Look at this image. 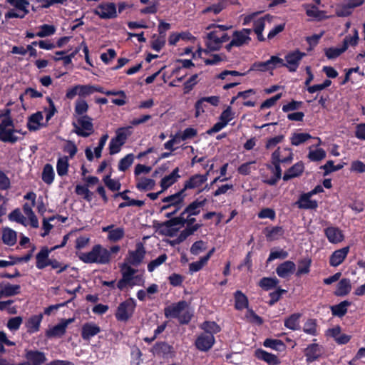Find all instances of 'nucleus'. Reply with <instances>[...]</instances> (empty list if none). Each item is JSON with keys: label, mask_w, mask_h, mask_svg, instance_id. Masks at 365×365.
I'll use <instances>...</instances> for the list:
<instances>
[{"label": "nucleus", "mask_w": 365, "mask_h": 365, "mask_svg": "<svg viewBox=\"0 0 365 365\" xmlns=\"http://www.w3.org/2000/svg\"><path fill=\"white\" fill-rule=\"evenodd\" d=\"M133 265H130L128 263L123 262L120 266V271L122 272V277L129 280L130 282H133L134 275L138 272L137 269L132 267Z\"/></svg>", "instance_id": "44"}, {"label": "nucleus", "mask_w": 365, "mask_h": 365, "mask_svg": "<svg viewBox=\"0 0 365 365\" xmlns=\"http://www.w3.org/2000/svg\"><path fill=\"white\" fill-rule=\"evenodd\" d=\"M179 171V168L177 167L171 172L170 174L165 175L161 179L160 185L162 191L164 192L178 181L180 178Z\"/></svg>", "instance_id": "24"}, {"label": "nucleus", "mask_w": 365, "mask_h": 365, "mask_svg": "<svg viewBox=\"0 0 365 365\" xmlns=\"http://www.w3.org/2000/svg\"><path fill=\"white\" fill-rule=\"evenodd\" d=\"M187 307V303L185 300L179 301L177 303H173L164 309L165 317L168 319H177L180 313Z\"/></svg>", "instance_id": "13"}, {"label": "nucleus", "mask_w": 365, "mask_h": 365, "mask_svg": "<svg viewBox=\"0 0 365 365\" xmlns=\"http://www.w3.org/2000/svg\"><path fill=\"white\" fill-rule=\"evenodd\" d=\"M195 215H190L186 214L182 215V212L179 216L175 217L170 220H168L163 222H154V227L159 230L160 234L173 237L176 235L179 231V228L175 227V226H180V227H185V225H192L196 224V219L194 217Z\"/></svg>", "instance_id": "1"}, {"label": "nucleus", "mask_w": 365, "mask_h": 365, "mask_svg": "<svg viewBox=\"0 0 365 365\" xmlns=\"http://www.w3.org/2000/svg\"><path fill=\"white\" fill-rule=\"evenodd\" d=\"M103 181L106 186L111 191H118L121 187V184L119 180H113L110 178V174L106 175L103 178Z\"/></svg>", "instance_id": "60"}, {"label": "nucleus", "mask_w": 365, "mask_h": 365, "mask_svg": "<svg viewBox=\"0 0 365 365\" xmlns=\"http://www.w3.org/2000/svg\"><path fill=\"white\" fill-rule=\"evenodd\" d=\"M317 327L316 319H309L304 324L303 331L312 336H317L319 334Z\"/></svg>", "instance_id": "47"}, {"label": "nucleus", "mask_w": 365, "mask_h": 365, "mask_svg": "<svg viewBox=\"0 0 365 365\" xmlns=\"http://www.w3.org/2000/svg\"><path fill=\"white\" fill-rule=\"evenodd\" d=\"M134 161V155L133 153L127 154L124 158L120 160L118 168L120 171L125 172L133 164Z\"/></svg>", "instance_id": "57"}, {"label": "nucleus", "mask_w": 365, "mask_h": 365, "mask_svg": "<svg viewBox=\"0 0 365 365\" xmlns=\"http://www.w3.org/2000/svg\"><path fill=\"white\" fill-rule=\"evenodd\" d=\"M16 232L10 227H4L2 230V241L8 246H13L16 243Z\"/></svg>", "instance_id": "35"}, {"label": "nucleus", "mask_w": 365, "mask_h": 365, "mask_svg": "<svg viewBox=\"0 0 365 365\" xmlns=\"http://www.w3.org/2000/svg\"><path fill=\"white\" fill-rule=\"evenodd\" d=\"M349 246L335 250L329 257V264L336 267L343 263L349 252Z\"/></svg>", "instance_id": "16"}, {"label": "nucleus", "mask_w": 365, "mask_h": 365, "mask_svg": "<svg viewBox=\"0 0 365 365\" xmlns=\"http://www.w3.org/2000/svg\"><path fill=\"white\" fill-rule=\"evenodd\" d=\"M93 119L88 115L78 117L77 122H73V132L78 136L87 138L93 132Z\"/></svg>", "instance_id": "5"}, {"label": "nucleus", "mask_w": 365, "mask_h": 365, "mask_svg": "<svg viewBox=\"0 0 365 365\" xmlns=\"http://www.w3.org/2000/svg\"><path fill=\"white\" fill-rule=\"evenodd\" d=\"M215 343V338L213 335L202 332L200 334L195 341V346L200 351H208L212 349Z\"/></svg>", "instance_id": "11"}, {"label": "nucleus", "mask_w": 365, "mask_h": 365, "mask_svg": "<svg viewBox=\"0 0 365 365\" xmlns=\"http://www.w3.org/2000/svg\"><path fill=\"white\" fill-rule=\"evenodd\" d=\"M145 253L146 251L143 244L142 242H138L135 245V250L128 251L124 262L134 267H138L143 262Z\"/></svg>", "instance_id": "7"}, {"label": "nucleus", "mask_w": 365, "mask_h": 365, "mask_svg": "<svg viewBox=\"0 0 365 365\" xmlns=\"http://www.w3.org/2000/svg\"><path fill=\"white\" fill-rule=\"evenodd\" d=\"M296 270V264L291 260L279 264L276 268V273L280 278L288 279Z\"/></svg>", "instance_id": "14"}, {"label": "nucleus", "mask_w": 365, "mask_h": 365, "mask_svg": "<svg viewBox=\"0 0 365 365\" xmlns=\"http://www.w3.org/2000/svg\"><path fill=\"white\" fill-rule=\"evenodd\" d=\"M306 56V53L300 51L299 49L289 52L284 57L286 61V68L290 72H295L302 61Z\"/></svg>", "instance_id": "9"}, {"label": "nucleus", "mask_w": 365, "mask_h": 365, "mask_svg": "<svg viewBox=\"0 0 365 365\" xmlns=\"http://www.w3.org/2000/svg\"><path fill=\"white\" fill-rule=\"evenodd\" d=\"M344 163H339L335 165L334 164V161L330 160H328L326 163V164L322 165L321 167V168L324 170V175H327L332 172L338 171V170L342 169L344 168Z\"/></svg>", "instance_id": "61"}, {"label": "nucleus", "mask_w": 365, "mask_h": 365, "mask_svg": "<svg viewBox=\"0 0 365 365\" xmlns=\"http://www.w3.org/2000/svg\"><path fill=\"white\" fill-rule=\"evenodd\" d=\"M89 108L86 101L83 98H78L75 103L74 112L79 117L86 115Z\"/></svg>", "instance_id": "48"}, {"label": "nucleus", "mask_w": 365, "mask_h": 365, "mask_svg": "<svg viewBox=\"0 0 365 365\" xmlns=\"http://www.w3.org/2000/svg\"><path fill=\"white\" fill-rule=\"evenodd\" d=\"M269 70H272L271 67V63L269 62V59L262 62V61H257L252 64L250 68L247 71V73H249L251 71H262L265 72Z\"/></svg>", "instance_id": "59"}, {"label": "nucleus", "mask_w": 365, "mask_h": 365, "mask_svg": "<svg viewBox=\"0 0 365 365\" xmlns=\"http://www.w3.org/2000/svg\"><path fill=\"white\" fill-rule=\"evenodd\" d=\"M312 259L309 257H304L298 261V268L296 272V276L300 277L302 274H309L312 265Z\"/></svg>", "instance_id": "38"}, {"label": "nucleus", "mask_w": 365, "mask_h": 365, "mask_svg": "<svg viewBox=\"0 0 365 365\" xmlns=\"http://www.w3.org/2000/svg\"><path fill=\"white\" fill-rule=\"evenodd\" d=\"M14 128H8V129H1L0 130V141L4 143H10L14 144L16 143L20 138L14 135Z\"/></svg>", "instance_id": "39"}, {"label": "nucleus", "mask_w": 365, "mask_h": 365, "mask_svg": "<svg viewBox=\"0 0 365 365\" xmlns=\"http://www.w3.org/2000/svg\"><path fill=\"white\" fill-rule=\"evenodd\" d=\"M79 259L86 264H106L110 262V252L101 245H96L88 252L77 253Z\"/></svg>", "instance_id": "3"}, {"label": "nucleus", "mask_w": 365, "mask_h": 365, "mask_svg": "<svg viewBox=\"0 0 365 365\" xmlns=\"http://www.w3.org/2000/svg\"><path fill=\"white\" fill-rule=\"evenodd\" d=\"M68 166V158L67 156L59 158L56 163V170L58 175L61 177L67 175Z\"/></svg>", "instance_id": "49"}, {"label": "nucleus", "mask_w": 365, "mask_h": 365, "mask_svg": "<svg viewBox=\"0 0 365 365\" xmlns=\"http://www.w3.org/2000/svg\"><path fill=\"white\" fill-rule=\"evenodd\" d=\"M51 249L47 247H43L41 250L36 255V267L38 269H43L49 264V254L52 252Z\"/></svg>", "instance_id": "17"}, {"label": "nucleus", "mask_w": 365, "mask_h": 365, "mask_svg": "<svg viewBox=\"0 0 365 365\" xmlns=\"http://www.w3.org/2000/svg\"><path fill=\"white\" fill-rule=\"evenodd\" d=\"M303 6L306 9V14L309 17L314 18L317 20H321L324 16V11L319 10L316 5L314 4H304Z\"/></svg>", "instance_id": "42"}, {"label": "nucleus", "mask_w": 365, "mask_h": 365, "mask_svg": "<svg viewBox=\"0 0 365 365\" xmlns=\"http://www.w3.org/2000/svg\"><path fill=\"white\" fill-rule=\"evenodd\" d=\"M24 357L31 365H43L47 361L46 354L37 349H26Z\"/></svg>", "instance_id": "12"}, {"label": "nucleus", "mask_w": 365, "mask_h": 365, "mask_svg": "<svg viewBox=\"0 0 365 365\" xmlns=\"http://www.w3.org/2000/svg\"><path fill=\"white\" fill-rule=\"evenodd\" d=\"M66 329L60 322L53 327L46 331V336L47 338L61 337L66 334Z\"/></svg>", "instance_id": "43"}, {"label": "nucleus", "mask_w": 365, "mask_h": 365, "mask_svg": "<svg viewBox=\"0 0 365 365\" xmlns=\"http://www.w3.org/2000/svg\"><path fill=\"white\" fill-rule=\"evenodd\" d=\"M136 307L135 300L130 297L120 302L115 312V317L118 322H126L133 315Z\"/></svg>", "instance_id": "4"}, {"label": "nucleus", "mask_w": 365, "mask_h": 365, "mask_svg": "<svg viewBox=\"0 0 365 365\" xmlns=\"http://www.w3.org/2000/svg\"><path fill=\"white\" fill-rule=\"evenodd\" d=\"M0 288H3L5 297L15 296L21 292V286L19 284H11L9 282H1Z\"/></svg>", "instance_id": "40"}, {"label": "nucleus", "mask_w": 365, "mask_h": 365, "mask_svg": "<svg viewBox=\"0 0 365 365\" xmlns=\"http://www.w3.org/2000/svg\"><path fill=\"white\" fill-rule=\"evenodd\" d=\"M202 224L196 223L192 225H186L185 228L180 232L178 237L173 240V244H180L184 242L188 237L192 235L200 228H201Z\"/></svg>", "instance_id": "22"}, {"label": "nucleus", "mask_w": 365, "mask_h": 365, "mask_svg": "<svg viewBox=\"0 0 365 365\" xmlns=\"http://www.w3.org/2000/svg\"><path fill=\"white\" fill-rule=\"evenodd\" d=\"M272 164L274 166V175L262 182L269 185H275L282 178L280 163H290L293 160V153L290 148H284L282 150L278 148L272 154Z\"/></svg>", "instance_id": "2"}, {"label": "nucleus", "mask_w": 365, "mask_h": 365, "mask_svg": "<svg viewBox=\"0 0 365 365\" xmlns=\"http://www.w3.org/2000/svg\"><path fill=\"white\" fill-rule=\"evenodd\" d=\"M302 317V314L300 313H294L287 317L284 321V325L286 328L296 331L300 329V318Z\"/></svg>", "instance_id": "33"}, {"label": "nucleus", "mask_w": 365, "mask_h": 365, "mask_svg": "<svg viewBox=\"0 0 365 365\" xmlns=\"http://www.w3.org/2000/svg\"><path fill=\"white\" fill-rule=\"evenodd\" d=\"M324 232L330 243L338 244L344 240L342 231L337 227H327L324 229Z\"/></svg>", "instance_id": "15"}, {"label": "nucleus", "mask_w": 365, "mask_h": 365, "mask_svg": "<svg viewBox=\"0 0 365 365\" xmlns=\"http://www.w3.org/2000/svg\"><path fill=\"white\" fill-rule=\"evenodd\" d=\"M304 166L302 161L297 162L290 167L282 177L284 181H288L292 178L299 177L304 172Z\"/></svg>", "instance_id": "27"}, {"label": "nucleus", "mask_w": 365, "mask_h": 365, "mask_svg": "<svg viewBox=\"0 0 365 365\" xmlns=\"http://www.w3.org/2000/svg\"><path fill=\"white\" fill-rule=\"evenodd\" d=\"M255 356L258 359L267 362L269 365H278L281 362L276 355L269 353L262 349H257L255 352Z\"/></svg>", "instance_id": "28"}, {"label": "nucleus", "mask_w": 365, "mask_h": 365, "mask_svg": "<svg viewBox=\"0 0 365 365\" xmlns=\"http://www.w3.org/2000/svg\"><path fill=\"white\" fill-rule=\"evenodd\" d=\"M155 182L151 178H142L136 184V188L140 191H148L153 190Z\"/></svg>", "instance_id": "53"}, {"label": "nucleus", "mask_w": 365, "mask_h": 365, "mask_svg": "<svg viewBox=\"0 0 365 365\" xmlns=\"http://www.w3.org/2000/svg\"><path fill=\"white\" fill-rule=\"evenodd\" d=\"M8 218L11 222H16L25 225V217L21 214L19 208H16L11 213H9Z\"/></svg>", "instance_id": "64"}, {"label": "nucleus", "mask_w": 365, "mask_h": 365, "mask_svg": "<svg viewBox=\"0 0 365 365\" xmlns=\"http://www.w3.org/2000/svg\"><path fill=\"white\" fill-rule=\"evenodd\" d=\"M351 304V302L348 300H344L340 303L333 305L330 307L333 316L342 317L347 313V308Z\"/></svg>", "instance_id": "34"}, {"label": "nucleus", "mask_w": 365, "mask_h": 365, "mask_svg": "<svg viewBox=\"0 0 365 365\" xmlns=\"http://www.w3.org/2000/svg\"><path fill=\"white\" fill-rule=\"evenodd\" d=\"M168 259V256L166 254H163L160 255L156 259L150 261L148 264V270L150 272H153L158 267L163 264L166 259Z\"/></svg>", "instance_id": "63"}, {"label": "nucleus", "mask_w": 365, "mask_h": 365, "mask_svg": "<svg viewBox=\"0 0 365 365\" xmlns=\"http://www.w3.org/2000/svg\"><path fill=\"white\" fill-rule=\"evenodd\" d=\"M326 157V152L322 148H317L314 150H310L308 154V158L311 161L318 162Z\"/></svg>", "instance_id": "62"}, {"label": "nucleus", "mask_w": 365, "mask_h": 365, "mask_svg": "<svg viewBox=\"0 0 365 365\" xmlns=\"http://www.w3.org/2000/svg\"><path fill=\"white\" fill-rule=\"evenodd\" d=\"M279 280L277 277H262L258 282L260 287L264 291H269L274 288L277 287Z\"/></svg>", "instance_id": "36"}, {"label": "nucleus", "mask_w": 365, "mask_h": 365, "mask_svg": "<svg viewBox=\"0 0 365 365\" xmlns=\"http://www.w3.org/2000/svg\"><path fill=\"white\" fill-rule=\"evenodd\" d=\"M43 118V113L41 111H37L36 113L31 115L29 117L27 122L28 129L30 131H36L38 130L41 126H43V125L41 123Z\"/></svg>", "instance_id": "32"}, {"label": "nucleus", "mask_w": 365, "mask_h": 365, "mask_svg": "<svg viewBox=\"0 0 365 365\" xmlns=\"http://www.w3.org/2000/svg\"><path fill=\"white\" fill-rule=\"evenodd\" d=\"M101 327L93 322H86L81 328V337L83 340L88 341L101 332Z\"/></svg>", "instance_id": "18"}, {"label": "nucleus", "mask_w": 365, "mask_h": 365, "mask_svg": "<svg viewBox=\"0 0 365 365\" xmlns=\"http://www.w3.org/2000/svg\"><path fill=\"white\" fill-rule=\"evenodd\" d=\"M287 291L281 287H277V289L272 292L269 294V297L270 299L267 302L268 305L272 307L274 306L282 297L283 294H286Z\"/></svg>", "instance_id": "58"}, {"label": "nucleus", "mask_w": 365, "mask_h": 365, "mask_svg": "<svg viewBox=\"0 0 365 365\" xmlns=\"http://www.w3.org/2000/svg\"><path fill=\"white\" fill-rule=\"evenodd\" d=\"M214 165L211 164L209 170H207L205 174H195L191 175L184 182L183 188L182 189L184 192H185L187 190H192L201 187L207 180L210 172L212 171Z\"/></svg>", "instance_id": "6"}, {"label": "nucleus", "mask_w": 365, "mask_h": 365, "mask_svg": "<svg viewBox=\"0 0 365 365\" xmlns=\"http://www.w3.org/2000/svg\"><path fill=\"white\" fill-rule=\"evenodd\" d=\"M39 31L36 33L38 37L44 38L53 35L56 32V27L53 25L42 24L39 27Z\"/></svg>", "instance_id": "55"}, {"label": "nucleus", "mask_w": 365, "mask_h": 365, "mask_svg": "<svg viewBox=\"0 0 365 365\" xmlns=\"http://www.w3.org/2000/svg\"><path fill=\"white\" fill-rule=\"evenodd\" d=\"M94 13L102 19H115L118 16L116 6L113 2L100 4Z\"/></svg>", "instance_id": "8"}, {"label": "nucleus", "mask_w": 365, "mask_h": 365, "mask_svg": "<svg viewBox=\"0 0 365 365\" xmlns=\"http://www.w3.org/2000/svg\"><path fill=\"white\" fill-rule=\"evenodd\" d=\"M153 355L163 358H172L175 355L174 348L165 341H158L151 349Z\"/></svg>", "instance_id": "10"}, {"label": "nucleus", "mask_w": 365, "mask_h": 365, "mask_svg": "<svg viewBox=\"0 0 365 365\" xmlns=\"http://www.w3.org/2000/svg\"><path fill=\"white\" fill-rule=\"evenodd\" d=\"M55 173L53 167L51 164H46L43 167L42 172V180L48 184L51 185L54 180Z\"/></svg>", "instance_id": "51"}, {"label": "nucleus", "mask_w": 365, "mask_h": 365, "mask_svg": "<svg viewBox=\"0 0 365 365\" xmlns=\"http://www.w3.org/2000/svg\"><path fill=\"white\" fill-rule=\"evenodd\" d=\"M251 29H242L240 31H234L232 40L235 44V47H240L245 43H247L250 40V38L249 37Z\"/></svg>", "instance_id": "23"}, {"label": "nucleus", "mask_w": 365, "mask_h": 365, "mask_svg": "<svg viewBox=\"0 0 365 365\" xmlns=\"http://www.w3.org/2000/svg\"><path fill=\"white\" fill-rule=\"evenodd\" d=\"M6 2L19 11L24 14V15H27L29 13L28 6L30 3L29 0H6Z\"/></svg>", "instance_id": "45"}, {"label": "nucleus", "mask_w": 365, "mask_h": 365, "mask_svg": "<svg viewBox=\"0 0 365 365\" xmlns=\"http://www.w3.org/2000/svg\"><path fill=\"white\" fill-rule=\"evenodd\" d=\"M186 196V193L184 192V191L181 189L176 193L163 198L162 202L164 203H170L174 207H182L184 205V201Z\"/></svg>", "instance_id": "20"}, {"label": "nucleus", "mask_w": 365, "mask_h": 365, "mask_svg": "<svg viewBox=\"0 0 365 365\" xmlns=\"http://www.w3.org/2000/svg\"><path fill=\"white\" fill-rule=\"evenodd\" d=\"M310 138L312 135L307 133H294L290 138V141L292 145L298 146Z\"/></svg>", "instance_id": "52"}, {"label": "nucleus", "mask_w": 365, "mask_h": 365, "mask_svg": "<svg viewBox=\"0 0 365 365\" xmlns=\"http://www.w3.org/2000/svg\"><path fill=\"white\" fill-rule=\"evenodd\" d=\"M263 346L278 351H283L286 349V345L282 340L270 338H267L264 341Z\"/></svg>", "instance_id": "41"}, {"label": "nucleus", "mask_w": 365, "mask_h": 365, "mask_svg": "<svg viewBox=\"0 0 365 365\" xmlns=\"http://www.w3.org/2000/svg\"><path fill=\"white\" fill-rule=\"evenodd\" d=\"M106 96H119L120 98L112 99V103L115 105L121 106L126 103V94L123 91L107 90L106 92Z\"/></svg>", "instance_id": "50"}, {"label": "nucleus", "mask_w": 365, "mask_h": 365, "mask_svg": "<svg viewBox=\"0 0 365 365\" xmlns=\"http://www.w3.org/2000/svg\"><path fill=\"white\" fill-rule=\"evenodd\" d=\"M351 290V280L349 278H343L336 284L334 294L336 297L346 296Z\"/></svg>", "instance_id": "30"}, {"label": "nucleus", "mask_w": 365, "mask_h": 365, "mask_svg": "<svg viewBox=\"0 0 365 365\" xmlns=\"http://www.w3.org/2000/svg\"><path fill=\"white\" fill-rule=\"evenodd\" d=\"M234 299L236 310L242 311L244 309H249L248 298L241 290H237L234 293Z\"/></svg>", "instance_id": "31"}, {"label": "nucleus", "mask_w": 365, "mask_h": 365, "mask_svg": "<svg viewBox=\"0 0 365 365\" xmlns=\"http://www.w3.org/2000/svg\"><path fill=\"white\" fill-rule=\"evenodd\" d=\"M200 328L203 330V333L213 336L221 331L220 325L214 321H205L200 324Z\"/></svg>", "instance_id": "37"}, {"label": "nucleus", "mask_w": 365, "mask_h": 365, "mask_svg": "<svg viewBox=\"0 0 365 365\" xmlns=\"http://www.w3.org/2000/svg\"><path fill=\"white\" fill-rule=\"evenodd\" d=\"M42 319V314L32 315L30 317L25 323L27 332L30 334L38 332L40 330Z\"/></svg>", "instance_id": "25"}, {"label": "nucleus", "mask_w": 365, "mask_h": 365, "mask_svg": "<svg viewBox=\"0 0 365 365\" xmlns=\"http://www.w3.org/2000/svg\"><path fill=\"white\" fill-rule=\"evenodd\" d=\"M353 33L352 36L346 35L343 40L342 47L344 48L345 51L348 49L349 46H356L359 43V37L358 31L354 29Z\"/></svg>", "instance_id": "46"}, {"label": "nucleus", "mask_w": 365, "mask_h": 365, "mask_svg": "<svg viewBox=\"0 0 365 365\" xmlns=\"http://www.w3.org/2000/svg\"><path fill=\"white\" fill-rule=\"evenodd\" d=\"M125 236L123 227H116L108 234L107 239L111 242H116L122 240Z\"/></svg>", "instance_id": "56"}, {"label": "nucleus", "mask_w": 365, "mask_h": 365, "mask_svg": "<svg viewBox=\"0 0 365 365\" xmlns=\"http://www.w3.org/2000/svg\"><path fill=\"white\" fill-rule=\"evenodd\" d=\"M311 196L307 192L300 195L296 205L299 209L316 210L318 207V202L315 200H312Z\"/></svg>", "instance_id": "19"}, {"label": "nucleus", "mask_w": 365, "mask_h": 365, "mask_svg": "<svg viewBox=\"0 0 365 365\" xmlns=\"http://www.w3.org/2000/svg\"><path fill=\"white\" fill-rule=\"evenodd\" d=\"M220 36V31L214 30L207 34L206 41V46L207 49L211 51H219L221 48L220 46L219 37Z\"/></svg>", "instance_id": "29"}, {"label": "nucleus", "mask_w": 365, "mask_h": 365, "mask_svg": "<svg viewBox=\"0 0 365 365\" xmlns=\"http://www.w3.org/2000/svg\"><path fill=\"white\" fill-rule=\"evenodd\" d=\"M304 355L307 363L317 361L322 355L321 346L316 343L308 345L304 349Z\"/></svg>", "instance_id": "21"}, {"label": "nucleus", "mask_w": 365, "mask_h": 365, "mask_svg": "<svg viewBox=\"0 0 365 365\" xmlns=\"http://www.w3.org/2000/svg\"><path fill=\"white\" fill-rule=\"evenodd\" d=\"M207 200L205 198L202 200H199L198 199L192 201L188 205H187L183 210L182 215H185L186 214H189L190 215H198L201 209L205 206Z\"/></svg>", "instance_id": "26"}, {"label": "nucleus", "mask_w": 365, "mask_h": 365, "mask_svg": "<svg viewBox=\"0 0 365 365\" xmlns=\"http://www.w3.org/2000/svg\"><path fill=\"white\" fill-rule=\"evenodd\" d=\"M283 234L284 230L280 226L265 228V236L268 240H276L278 236H282Z\"/></svg>", "instance_id": "54"}]
</instances>
